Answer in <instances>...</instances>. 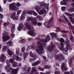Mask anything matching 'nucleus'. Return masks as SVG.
I'll return each mask as SVG.
<instances>
[{
	"label": "nucleus",
	"instance_id": "nucleus-18",
	"mask_svg": "<svg viewBox=\"0 0 74 74\" xmlns=\"http://www.w3.org/2000/svg\"><path fill=\"white\" fill-rule=\"evenodd\" d=\"M6 59V57L5 56V55L4 54H2L0 57V61L1 62H3L4 61V60Z\"/></svg>",
	"mask_w": 74,
	"mask_h": 74
},
{
	"label": "nucleus",
	"instance_id": "nucleus-2",
	"mask_svg": "<svg viewBox=\"0 0 74 74\" xmlns=\"http://www.w3.org/2000/svg\"><path fill=\"white\" fill-rule=\"evenodd\" d=\"M6 62L7 66H5V70H6L8 73H10V71L12 70L13 69H17V70H18V69H14V68H12V67H10V66H11L10 63H13V59H9V60H6Z\"/></svg>",
	"mask_w": 74,
	"mask_h": 74
},
{
	"label": "nucleus",
	"instance_id": "nucleus-30",
	"mask_svg": "<svg viewBox=\"0 0 74 74\" xmlns=\"http://www.w3.org/2000/svg\"><path fill=\"white\" fill-rule=\"evenodd\" d=\"M28 54L29 53L24 52L23 53L24 59H25V58H26V57H27V56H28Z\"/></svg>",
	"mask_w": 74,
	"mask_h": 74
},
{
	"label": "nucleus",
	"instance_id": "nucleus-55",
	"mask_svg": "<svg viewBox=\"0 0 74 74\" xmlns=\"http://www.w3.org/2000/svg\"><path fill=\"white\" fill-rule=\"evenodd\" d=\"M59 52V51L58 49H56L54 50V52H55V53H58Z\"/></svg>",
	"mask_w": 74,
	"mask_h": 74
},
{
	"label": "nucleus",
	"instance_id": "nucleus-21",
	"mask_svg": "<svg viewBox=\"0 0 74 74\" xmlns=\"http://www.w3.org/2000/svg\"><path fill=\"white\" fill-rule=\"evenodd\" d=\"M50 34L51 37L53 38H56L58 37V34L57 33H54V32L50 33Z\"/></svg>",
	"mask_w": 74,
	"mask_h": 74
},
{
	"label": "nucleus",
	"instance_id": "nucleus-47",
	"mask_svg": "<svg viewBox=\"0 0 74 74\" xmlns=\"http://www.w3.org/2000/svg\"><path fill=\"white\" fill-rule=\"evenodd\" d=\"M17 64H18V63H17L16 62H13V67H16V66H17Z\"/></svg>",
	"mask_w": 74,
	"mask_h": 74
},
{
	"label": "nucleus",
	"instance_id": "nucleus-43",
	"mask_svg": "<svg viewBox=\"0 0 74 74\" xmlns=\"http://www.w3.org/2000/svg\"><path fill=\"white\" fill-rule=\"evenodd\" d=\"M69 19H70V20L73 23H74V18H73L71 17H69Z\"/></svg>",
	"mask_w": 74,
	"mask_h": 74
},
{
	"label": "nucleus",
	"instance_id": "nucleus-46",
	"mask_svg": "<svg viewBox=\"0 0 74 74\" xmlns=\"http://www.w3.org/2000/svg\"><path fill=\"white\" fill-rule=\"evenodd\" d=\"M38 69L40 71H44V68L42 67H39Z\"/></svg>",
	"mask_w": 74,
	"mask_h": 74
},
{
	"label": "nucleus",
	"instance_id": "nucleus-64",
	"mask_svg": "<svg viewBox=\"0 0 74 74\" xmlns=\"http://www.w3.org/2000/svg\"><path fill=\"white\" fill-rule=\"evenodd\" d=\"M62 36L64 37H67V36L65 34H63Z\"/></svg>",
	"mask_w": 74,
	"mask_h": 74
},
{
	"label": "nucleus",
	"instance_id": "nucleus-37",
	"mask_svg": "<svg viewBox=\"0 0 74 74\" xmlns=\"http://www.w3.org/2000/svg\"><path fill=\"white\" fill-rule=\"evenodd\" d=\"M69 64L70 67H71L73 66V64H72V59L71 58H70V59Z\"/></svg>",
	"mask_w": 74,
	"mask_h": 74
},
{
	"label": "nucleus",
	"instance_id": "nucleus-40",
	"mask_svg": "<svg viewBox=\"0 0 74 74\" xmlns=\"http://www.w3.org/2000/svg\"><path fill=\"white\" fill-rule=\"evenodd\" d=\"M35 8L36 11H37V12H38V11H39V10L41 9V8L39 6H36L35 7Z\"/></svg>",
	"mask_w": 74,
	"mask_h": 74
},
{
	"label": "nucleus",
	"instance_id": "nucleus-61",
	"mask_svg": "<svg viewBox=\"0 0 74 74\" xmlns=\"http://www.w3.org/2000/svg\"><path fill=\"white\" fill-rule=\"evenodd\" d=\"M8 25V24L7 23L4 22L3 24V25L4 26H6L7 25Z\"/></svg>",
	"mask_w": 74,
	"mask_h": 74
},
{
	"label": "nucleus",
	"instance_id": "nucleus-1",
	"mask_svg": "<svg viewBox=\"0 0 74 74\" xmlns=\"http://www.w3.org/2000/svg\"><path fill=\"white\" fill-rule=\"evenodd\" d=\"M37 44L39 45V46H37L38 48L36 49V51L40 55L42 53V51L44 50L43 46L44 47H45V45L46 44L45 42H44L43 44H41V42L38 41H37Z\"/></svg>",
	"mask_w": 74,
	"mask_h": 74
},
{
	"label": "nucleus",
	"instance_id": "nucleus-34",
	"mask_svg": "<svg viewBox=\"0 0 74 74\" xmlns=\"http://www.w3.org/2000/svg\"><path fill=\"white\" fill-rule=\"evenodd\" d=\"M36 18L39 21H41L42 20V18L40 16H36Z\"/></svg>",
	"mask_w": 74,
	"mask_h": 74
},
{
	"label": "nucleus",
	"instance_id": "nucleus-50",
	"mask_svg": "<svg viewBox=\"0 0 74 74\" xmlns=\"http://www.w3.org/2000/svg\"><path fill=\"white\" fill-rule=\"evenodd\" d=\"M32 13L34 16H37V13H36V12H34V11H32Z\"/></svg>",
	"mask_w": 74,
	"mask_h": 74
},
{
	"label": "nucleus",
	"instance_id": "nucleus-45",
	"mask_svg": "<svg viewBox=\"0 0 74 74\" xmlns=\"http://www.w3.org/2000/svg\"><path fill=\"white\" fill-rule=\"evenodd\" d=\"M33 10H31L28 11L27 12V14H29V15H33Z\"/></svg>",
	"mask_w": 74,
	"mask_h": 74
},
{
	"label": "nucleus",
	"instance_id": "nucleus-14",
	"mask_svg": "<svg viewBox=\"0 0 74 74\" xmlns=\"http://www.w3.org/2000/svg\"><path fill=\"white\" fill-rule=\"evenodd\" d=\"M66 2H71V0H63V1H61L60 3L61 5H67Z\"/></svg>",
	"mask_w": 74,
	"mask_h": 74
},
{
	"label": "nucleus",
	"instance_id": "nucleus-17",
	"mask_svg": "<svg viewBox=\"0 0 74 74\" xmlns=\"http://www.w3.org/2000/svg\"><path fill=\"white\" fill-rule=\"evenodd\" d=\"M27 12V11L25 10H24L23 11L21 17L20 18V20H23V19L25 18V15H26Z\"/></svg>",
	"mask_w": 74,
	"mask_h": 74
},
{
	"label": "nucleus",
	"instance_id": "nucleus-6",
	"mask_svg": "<svg viewBox=\"0 0 74 74\" xmlns=\"http://www.w3.org/2000/svg\"><path fill=\"white\" fill-rule=\"evenodd\" d=\"M37 20L36 19V18H34L32 21V24L34 26H36L37 25L38 26H42V23L39 22L37 23Z\"/></svg>",
	"mask_w": 74,
	"mask_h": 74
},
{
	"label": "nucleus",
	"instance_id": "nucleus-44",
	"mask_svg": "<svg viewBox=\"0 0 74 74\" xmlns=\"http://www.w3.org/2000/svg\"><path fill=\"white\" fill-rule=\"evenodd\" d=\"M16 53L17 55H19V49L17 48L16 50Z\"/></svg>",
	"mask_w": 74,
	"mask_h": 74
},
{
	"label": "nucleus",
	"instance_id": "nucleus-8",
	"mask_svg": "<svg viewBox=\"0 0 74 74\" xmlns=\"http://www.w3.org/2000/svg\"><path fill=\"white\" fill-rule=\"evenodd\" d=\"M56 58L57 60L60 62H61L62 60H64L65 59L64 56L63 55L61 54L57 56Z\"/></svg>",
	"mask_w": 74,
	"mask_h": 74
},
{
	"label": "nucleus",
	"instance_id": "nucleus-60",
	"mask_svg": "<svg viewBox=\"0 0 74 74\" xmlns=\"http://www.w3.org/2000/svg\"><path fill=\"white\" fill-rule=\"evenodd\" d=\"M65 14L67 15V16H70V14L69 13L67 12H66L65 13Z\"/></svg>",
	"mask_w": 74,
	"mask_h": 74
},
{
	"label": "nucleus",
	"instance_id": "nucleus-29",
	"mask_svg": "<svg viewBox=\"0 0 74 74\" xmlns=\"http://www.w3.org/2000/svg\"><path fill=\"white\" fill-rule=\"evenodd\" d=\"M8 53L9 55H10V56H12V51H11V50L8 49L7 50Z\"/></svg>",
	"mask_w": 74,
	"mask_h": 74
},
{
	"label": "nucleus",
	"instance_id": "nucleus-19",
	"mask_svg": "<svg viewBox=\"0 0 74 74\" xmlns=\"http://www.w3.org/2000/svg\"><path fill=\"white\" fill-rule=\"evenodd\" d=\"M25 27L26 28L28 29V30H30L31 29V27H30V23L29 22L25 23Z\"/></svg>",
	"mask_w": 74,
	"mask_h": 74
},
{
	"label": "nucleus",
	"instance_id": "nucleus-41",
	"mask_svg": "<svg viewBox=\"0 0 74 74\" xmlns=\"http://www.w3.org/2000/svg\"><path fill=\"white\" fill-rule=\"evenodd\" d=\"M69 12H74V9L73 8H71L68 10Z\"/></svg>",
	"mask_w": 74,
	"mask_h": 74
},
{
	"label": "nucleus",
	"instance_id": "nucleus-48",
	"mask_svg": "<svg viewBox=\"0 0 74 74\" xmlns=\"http://www.w3.org/2000/svg\"><path fill=\"white\" fill-rule=\"evenodd\" d=\"M52 20H53V18H51L48 21V23H49V24H50V23H51V22H52Z\"/></svg>",
	"mask_w": 74,
	"mask_h": 74
},
{
	"label": "nucleus",
	"instance_id": "nucleus-38",
	"mask_svg": "<svg viewBox=\"0 0 74 74\" xmlns=\"http://www.w3.org/2000/svg\"><path fill=\"white\" fill-rule=\"evenodd\" d=\"M7 49V46H5L2 49V52H4Z\"/></svg>",
	"mask_w": 74,
	"mask_h": 74
},
{
	"label": "nucleus",
	"instance_id": "nucleus-32",
	"mask_svg": "<svg viewBox=\"0 0 74 74\" xmlns=\"http://www.w3.org/2000/svg\"><path fill=\"white\" fill-rule=\"evenodd\" d=\"M62 17L63 18H64V19L65 20V21L67 23H68V22H69V21L68 20V19H67V18L66 17V16H64V15H63L62 16Z\"/></svg>",
	"mask_w": 74,
	"mask_h": 74
},
{
	"label": "nucleus",
	"instance_id": "nucleus-42",
	"mask_svg": "<svg viewBox=\"0 0 74 74\" xmlns=\"http://www.w3.org/2000/svg\"><path fill=\"white\" fill-rule=\"evenodd\" d=\"M34 68V67H33V68H32V70L31 71L33 73H34L35 72H36V71H37V69H35Z\"/></svg>",
	"mask_w": 74,
	"mask_h": 74
},
{
	"label": "nucleus",
	"instance_id": "nucleus-33",
	"mask_svg": "<svg viewBox=\"0 0 74 74\" xmlns=\"http://www.w3.org/2000/svg\"><path fill=\"white\" fill-rule=\"evenodd\" d=\"M70 73L71 74H74V72L73 71H70ZM64 74H70V72L69 71L67 72H65L64 73Z\"/></svg>",
	"mask_w": 74,
	"mask_h": 74
},
{
	"label": "nucleus",
	"instance_id": "nucleus-62",
	"mask_svg": "<svg viewBox=\"0 0 74 74\" xmlns=\"http://www.w3.org/2000/svg\"><path fill=\"white\" fill-rule=\"evenodd\" d=\"M59 21L60 22H63V20L61 18L59 19Z\"/></svg>",
	"mask_w": 74,
	"mask_h": 74
},
{
	"label": "nucleus",
	"instance_id": "nucleus-4",
	"mask_svg": "<svg viewBox=\"0 0 74 74\" xmlns=\"http://www.w3.org/2000/svg\"><path fill=\"white\" fill-rule=\"evenodd\" d=\"M66 41L64 42V45H66V47H67L65 48L64 51L65 52H67L68 49H69L70 51H71V50H73V49L70 44H69L70 42V40L68 39H66Z\"/></svg>",
	"mask_w": 74,
	"mask_h": 74
},
{
	"label": "nucleus",
	"instance_id": "nucleus-5",
	"mask_svg": "<svg viewBox=\"0 0 74 74\" xmlns=\"http://www.w3.org/2000/svg\"><path fill=\"white\" fill-rule=\"evenodd\" d=\"M8 32H5V31H4L3 33V42L7 41V40H8L10 38V37L8 35H5L6 34H7Z\"/></svg>",
	"mask_w": 74,
	"mask_h": 74
},
{
	"label": "nucleus",
	"instance_id": "nucleus-52",
	"mask_svg": "<svg viewBox=\"0 0 74 74\" xmlns=\"http://www.w3.org/2000/svg\"><path fill=\"white\" fill-rule=\"evenodd\" d=\"M4 18V16L3 14H0V19H3Z\"/></svg>",
	"mask_w": 74,
	"mask_h": 74
},
{
	"label": "nucleus",
	"instance_id": "nucleus-54",
	"mask_svg": "<svg viewBox=\"0 0 74 74\" xmlns=\"http://www.w3.org/2000/svg\"><path fill=\"white\" fill-rule=\"evenodd\" d=\"M21 12H22V10H18L17 12L16 15H19V14H20V13Z\"/></svg>",
	"mask_w": 74,
	"mask_h": 74
},
{
	"label": "nucleus",
	"instance_id": "nucleus-22",
	"mask_svg": "<svg viewBox=\"0 0 74 74\" xmlns=\"http://www.w3.org/2000/svg\"><path fill=\"white\" fill-rule=\"evenodd\" d=\"M28 33L31 36H34L36 34V33H34V32L31 30H29L28 32Z\"/></svg>",
	"mask_w": 74,
	"mask_h": 74
},
{
	"label": "nucleus",
	"instance_id": "nucleus-51",
	"mask_svg": "<svg viewBox=\"0 0 74 74\" xmlns=\"http://www.w3.org/2000/svg\"><path fill=\"white\" fill-rule=\"evenodd\" d=\"M56 29L59 30V31H58V30H55V31L57 33H58V32H60V28L59 27H57Z\"/></svg>",
	"mask_w": 74,
	"mask_h": 74
},
{
	"label": "nucleus",
	"instance_id": "nucleus-10",
	"mask_svg": "<svg viewBox=\"0 0 74 74\" xmlns=\"http://www.w3.org/2000/svg\"><path fill=\"white\" fill-rule=\"evenodd\" d=\"M29 54L30 56L31 57H32L33 58H34V59L32 58H30L29 60L30 62H32V61L33 60H36V56L35 54H34L33 53L32 51H30L29 52Z\"/></svg>",
	"mask_w": 74,
	"mask_h": 74
},
{
	"label": "nucleus",
	"instance_id": "nucleus-9",
	"mask_svg": "<svg viewBox=\"0 0 74 74\" xmlns=\"http://www.w3.org/2000/svg\"><path fill=\"white\" fill-rule=\"evenodd\" d=\"M40 7H45L47 10L48 11L49 10V5L47 4L43 1L40 2Z\"/></svg>",
	"mask_w": 74,
	"mask_h": 74
},
{
	"label": "nucleus",
	"instance_id": "nucleus-3",
	"mask_svg": "<svg viewBox=\"0 0 74 74\" xmlns=\"http://www.w3.org/2000/svg\"><path fill=\"white\" fill-rule=\"evenodd\" d=\"M21 5L19 2L16 3H13L10 4L9 5V9L11 11H16L18 10V8L16 7V5L17 7H20Z\"/></svg>",
	"mask_w": 74,
	"mask_h": 74
},
{
	"label": "nucleus",
	"instance_id": "nucleus-13",
	"mask_svg": "<svg viewBox=\"0 0 74 74\" xmlns=\"http://www.w3.org/2000/svg\"><path fill=\"white\" fill-rule=\"evenodd\" d=\"M51 38L50 37V36L49 35H47V36L45 38V39H42V41L43 42H48L50 40V39Z\"/></svg>",
	"mask_w": 74,
	"mask_h": 74
},
{
	"label": "nucleus",
	"instance_id": "nucleus-26",
	"mask_svg": "<svg viewBox=\"0 0 74 74\" xmlns=\"http://www.w3.org/2000/svg\"><path fill=\"white\" fill-rule=\"evenodd\" d=\"M66 66V65H65V63H63L62 64L61 66V69H64V70H66L67 69L66 67H65Z\"/></svg>",
	"mask_w": 74,
	"mask_h": 74
},
{
	"label": "nucleus",
	"instance_id": "nucleus-16",
	"mask_svg": "<svg viewBox=\"0 0 74 74\" xmlns=\"http://www.w3.org/2000/svg\"><path fill=\"white\" fill-rule=\"evenodd\" d=\"M22 68L23 71H27L28 73H29L30 71V70H31V68L30 67H28L27 70L26 69H27V66H24V67H23Z\"/></svg>",
	"mask_w": 74,
	"mask_h": 74
},
{
	"label": "nucleus",
	"instance_id": "nucleus-27",
	"mask_svg": "<svg viewBox=\"0 0 74 74\" xmlns=\"http://www.w3.org/2000/svg\"><path fill=\"white\" fill-rule=\"evenodd\" d=\"M7 44H8L9 47H12V45H13V43L12 41H8V43H7Z\"/></svg>",
	"mask_w": 74,
	"mask_h": 74
},
{
	"label": "nucleus",
	"instance_id": "nucleus-7",
	"mask_svg": "<svg viewBox=\"0 0 74 74\" xmlns=\"http://www.w3.org/2000/svg\"><path fill=\"white\" fill-rule=\"evenodd\" d=\"M59 41L60 42V45L61 46L59 47V49L60 50H63L64 48V40L63 38H61L59 40Z\"/></svg>",
	"mask_w": 74,
	"mask_h": 74
},
{
	"label": "nucleus",
	"instance_id": "nucleus-31",
	"mask_svg": "<svg viewBox=\"0 0 74 74\" xmlns=\"http://www.w3.org/2000/svg\"><path fill=\"white\" fill-rule=\"evenodd\" d=\"M46 11L44 10H40L39 12V14L40 15H42L44 14V12H45Z\"/></svg>",
	"mask_w": 74,
	"mask_h": 74
},
{
	"label": "nucleus",
	"instance_id": "nucleus-36",
	"mask_svg": "<svg viewBox=\"0 0 74 74\" xmlns=\"http://www.w3.org/2000/svg\"><path fill=\"white\" fill-rule=\"evenodd\" d=\"M16 60L17 61H21L22 59L21 57H19L18 56H16Z\"/></svg>",
	"mask_w": 74,
	"mask_h": 74
},
{
	"label": "nucleus",
	"instance_id": "nucleus-28",
	"mask_svg": "<svg viewBox=\"0 0 74 74\" xmlns=\"http://www.w3.org/2000/svg\"><path fill=\"white\" fill-rule=\"evenodd\" d=\"M51 67V66L47 65H45L44 66V69H49Z\"/></svg>",
	"mask_w": 74,
	"mask_h": 74
},
{
	"label": "nucleus",
	"instance_id": "nucleus-59",
	"mask_svg": "<svg viewBox=\"0 0 74 74\" xmlns=\"http://www.w3.org/2000/svg\"><path fill=\"white\" fill-rule=\"evenodd\" d=\"M33 19H32V17H29L27 19L28 21H31V22L32 21V20H33Z\"/></svg>",
	"mask_w": 74,
	"mask_h": 74
},
{
	"label": "nucleus",
	"instance_id": "nucleus-35",
	"mask_svg": "<svg viewBox=\"0 0 74 74\" xmlns=\"http://www.w3.org/2000/svg\"><path fill=\"white\" fill-rule=\"evenodd\" d=\"M18 42L19 43H25V42H26V40H25L24 39H22L21 40H19Z\"/></svg>",
	"mask_w": 74,
	"mask_h": 74
},
{
	"label": "nucleus",
	"instance_id": "nucleus-39",
	"mask_svg": "<svg viewBox=\"0 0 74 74\" xmlns=\"http://www.w3.org/2000/svg\"><path fill=\"white\" fill-rule=\"evenodd\" d=\"M69 37H70V40H71V42H73L74 41V38H73V37L72 35H70Z\"/></svg>",
	"mask_w": 74,
	"mask_h": 74
},
{
	"label": "nucleus",
	"instance_id": "nucleus-12",
	"mask_svg": "<svg viewBox=\"0 0 74 74\" xmlns=\"http://www.w3.org/2000/svg\"><path fill=\"white\" fill-rule=\"evenodd\" d=\"M15 25H14L12 26L10 29L11 32L12 33V34H10V36L12 38H14L15 37V34H14V30H15Z\"/></svg>",
	"mask_w": 74,
	"mask_h": 74
},
{
	"label": "nucleus",
	"instance_id": "nucleus-15",
	"mask_svg": "<svg viewBox=\"0 0 74 74\" xmlns=\"http://www.w3.org/2000/svg\"><path fill=\"white\" fill-rule=\"evenodd\" d=\"M55 48V45L53 44L50 47H48L47 48V49L49 52H51L52 51V49H54Z\"/></svg>",
	"mask_w": 74,
	"mask_h": 74
},
{
	"label": "nucleus",
	"instance_id": "nucleus-57",
	"mask_svg": "<svg viewBox=\"0 0 74 74\" xmlns=\"http://www.w3.org/2000/svg\"><path fill=\"white\" fill-rule=\"evenodd\" d=\"M54 74H60V72L58 71H55L54 72Z\"/></svg>",
	"mask_w": 74,
	"mask_h": 74
},
{
	"label": "nucleus",
	"instance_id": "nucleus-53",
	"mask_svg": "<svg viewBox=\"0 0 74 74\" xmlns=\"http://www.w3.org/2000/svg\"><path fill=\"white\" fill-rule=\"evenodd\" d=\"M21 51L22 52H24L25 51V47H24L22 48Z\"/></svg>",
	"mask_w": 74,
	"mask_h": 74
},
{
	"label": "nucleus",
	"instance_id": "nucleus-11",
	"mask_svg": "<svg viewBox=\"0 0 74 74\" xmlns=\"http://www.w3.org/2000/svg\"><path fill=\"white\" fill-rule=\"evenodd\" d=\"M10 17L13 20H18V17L16 16V12H15L12 13L10 15Z\"/></svg>",
	"mask_w": 74,
	"mask_h": 74
},
{
	"label": "nucleus",
	"instance_id": "nucleus-24",
	"mask_svg": "<svg viewBox=\"0 0 74 74\" xmlns=\"http://www.w3.org/2000/svg\"><path fill=\"white\" fill-rule=\"evenodd\" d=\"M40 63V61L38 60L37 61L35 62H33L32 64V66H37V65H38Z\"/></svg>",
	"mask_w": 74,
	"mask_h": 74
},
{
	"label": "nucleus",
	"instance_id": "nucleus-25",
	"mask_svg": "<svg viewBox=\"0 0 74 74\" xmlns=\"http://www.w3.org/2000/svg\"><path fill=\"white\" fill-rule=\"evenodd\" d=\"M18 71L17 69H13L11 72V74H17Z\"/></svg>",
	"mask_w": 74,
	"mask_h": 74
},
{
	"label": "nucleus",
	"instance_id": "nucleus-23",
	"mask_svg": "<svg viewBox=\"0 0 74 74\" xmlns=\"http://www.w3.org/2000/svg\"><path fill=\"white\" fill-rule=\"evenodd\" d=\"M23 26H24V25L22 23L20 24L17 28L18 30V31H21V30L22 29V28L23 27Z\"/></svg>",
	"mask_w": 74,
	"mask_h": 74
},
{
	"label": "nucleus",
	"instance_id": "nucleus-56",
	"mask_svg": "<svg viewBox=\"0 0 74 74\" xmlns=\"http://www.w3.org/2000/svg\"><path fill=\"white\" fill-rule=\"evenodd\" d=\"M62 33H67V32H69V31L67 30V31H65L64 30H63L62 31Z\"/></svg>",
	"mask_w": 74,
	"mask_h": 74
},
{
	"label": "nucleus",
	"instance_id": "nucleus-63",
	"mask_svg": "<svg viewBox=\"0 0 74 74\" xmlns=\"http://www.w3.org/2000/svg\"><path fill=\"white\" fill-rule=\"evenodd\" d=\"M70 16L73 17V16H74V14H70Z\"/></svg>",
	"mask_w": 74,
	"mask_h": 74
},
{
	"label": "nucleus",
	"instance_id": "nucleus-58",
	"mask_svg": "<svg viewBox=\"0 0 74 74\" xmlns=\"http://www.w3.org/2000/svg\"><path fill=\"white\" fill-rule=\"evenodd\" d=\"M30 47L32 49H36V47L34 45H30Z\"/></svg>",
	"mask_w": 74,
	"mask_h": 74
},
{
	"label": "nucleus",
	"instance_id": "nucleus-49",
	"mask_svg": "<svg viewBox=\"0 0 74 74\" xmlns=\"http://www.w3.org/2000/svg\"><path fill=\"white\" fill-rule=\"evenodd\" d=\"M62 11H65L66 8L65 7H61Z\"/></svg>",
	"mask_w": 74,
	"mask_h": 74
},
{
	"label": "nucleus",
	"instance_id": "nucleus-20",
	"mask_svg": "<svg viewBox=\"0 0 74 74\" xmlns=\"http://www.w3.org/2000/svg\"><path fill=\"white\" fill-rule=\"evenodd\" d=\"M68 26H69V28L70 29H71L73 33V34H74V27L73 26H71V24L70 23V22H68Z\"/></svg>",
	"mask_w": 74,
	"mask_h": 74
}]
</instances>
